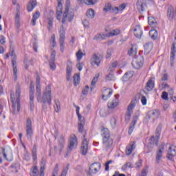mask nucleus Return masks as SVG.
I'll return each mask as SVG.
<instances>
[{
  "label": "nucleus",
  "mask_w": 176,
  "mask_h": 176,
  "mask_svg": "<svg viewBox=\"0 0 176 176\" xmlns=\"http://www.w3.org/2000/svg\"><path fill=\"white\" fill-rule=\"evenodd\" d=\"M32 121H31L30 118H28L26 122V137L30 141L32 140Z\"/></svg>",
  "instance_id": "9d476101"
},
{
  "label": "nucleus",
  "mask_w": 176,
  "mask_h": 176,
  "mask_svg": "<svg viewBox=\"0 0 176 176\" xmlns=\"http://www.w3.org/2000/svg\"><path fill=\"white\" fill-rule=\"evenodd\" d=\"M105 80L106 82L111 81V80H115V76L113 75V73L109 72L108 75L105 76Z\"/></svg>",
  "instance_id": "a19ab883"
},
{
  "label": "nucleus",
  "mask_w": 176,
  "mask_h": 176,
  "mask_svg": "<svg viewBox=\"0 0 176 176\" xmlns=\"http://www.w3.org/2000/svg\"><path fill=\"white\" fill-rule=\"evenodd\" d=\"M167 17L168 20H175L176 8H174L172 6H169L167 11Z\"/></svg>",
  "instance_id": "4468645a"
},
{
  "label": "nucleus",
  "mask_w": 176,
  "mask_h": 176,
  "mask_svg": "<svg viewBox=\"0 0 176 176\" xmlns=\"http://www.w3.org/2000/svg\"><path fill=\"white\" fill-rule=\"evenodd\" d=\"M148 24L149 25H156L157 23L156 22V20L155 19V18L150 16L148 17Z\"/></svg>",
  "instance_id": "603ef678"
},
{
  "label": "nucleus",
  "mask_w": 176,
  "mask_h": 176,
  "mask_svg": "<svg viewBox=\"0 0 176 176\" xmlns=\"http://www.w3.org/2000/svg\"><path fill=\"white\" fill-rule=\"evenodd\" d=\"M149 144L151 145H155L157 146L159 145V138L155 136H152L151 138L149 140Z\"/></svg>",
  "instance_id": "7c9ffc66"
},
{
  "label": "nucleus",
  "mask_w": 176,
  "mask_h": 176,
  "mask_svg": "<svg viewBox=\"0 0 176 176\" xmlns=\"http://www.w3.org/2000/svg\"><path fill=\"white\" fill-rule=\"evenodd\" d=\"M160 115L159 111L156 110H152L148 112L146 116L145 117L146 120H155V119H157V117Z\"/></svg>",
  "instance_id": "ddd939ff"
},
{
  "label": "nucleus",
  "mask_w": 176,
  "mask_h": 176,
  "mask_svg": "<svg viewBox=\"0 0 176 176\" xmlns=\"http://www.w3.org/2000/svg\"><path fill=\"white\" fill-rule=\"evenodd\" d=\"M146 173H148V167L143 168L139 176H146Z\"/></svg>",
  "instance_id": "69168bd1"
},
{
  "label": "nucleus",
  "mask_w": 176,
  "mask_h": 176,
  "mask_svg": "<svg viewBox=\"0 0 176 176\" xmlns=\"http://www.w3.org/2000/svg\"><path fill=\"white\" fill-rule=\"evenodd\" d=\"M80 83V74H76L74 76V86H78Z\"/></svg>",
  "instance_id": "72a5a7b5"
},
{
  "label": "nucleus",
  "mask_w": 176,
  "mask_h": 176,
  "mask_svg": "<svg viewBox=\"0 0 176 176\" xmlns=\"http://www.w3.org/2000/svg\"><path fill=\"white\" fill-rule=\"evenodd\" d=\"M118 105H119V100L116 99L111 102H109L107 104V107L109 108V109H114V108H116Z\"/></svg>",
  "instance_id": "a878e982"
},
{
  "label": "nucleus",
  "mask_w": 176,
  "mask_h": 176,
  "mask_svg": "<svg viewBox=\"0 0 176 176\" xmlns=\"http://www.w3.org/2000/svg\"><path fill=\"white\" fill-rule=\"evenodd\" d=\"M35 6H36V0H30L27 6V9L29 12H32L35 8Z\"/></svg>",
  "instance_id": "cd10ccee"
},
{
  "label": "nucleus",
  "mask_w": 176,
  "mask_h": 176,
  "mask_svg": "<svg viewBox=\"0 0 176 176\" xmlns=\"http://www.w3.org/2000/svg\"><path fill=\"white\" fill-rule=\"evenodd\" d=\"M113 93V91L111 88H107L104 89L102 94V100H104V101H107V100H108V98H109V97L112 96Z\"/></svg>",
  "instance_id": "412c9836"
},
{
  "label": "nucleus",
  "mask_w": 176,
  "mask_h": 176,
  "mask_svg": "<svg viewBox=\"0 0 176 176\" xmlns=\"http://www.w3.org/2000/svg\"><path fill=\"white\" fill-rule=\"evenodd\" d=\"M138 121V116H134L133 120L131 123V125L129 126V129L128 131V133L129 135H131V133L134 131V129L135 127V124H137V122Z\"/></svg>",
  "instance_id": "aec40b11"
},
{
  "label": "nucleus",
  "mask_w": 176,
  "mask_h": 176,
  "mask_svg": "<svg viewBox=\"0 0 176 176\" xmlns=\"http://www.w3.org/2000/svg\"><path fill=\"white\" fill-rule=\"evenodd\" d=\"M60 38H59V43H60V51L62 53L64 52V49H65V30H64V25L60 26Z\"/></svg>",
  "instance_id": "1a4fd4ad"
},
{
  "label": "nucleus",
  "mask_w": 176,
  "mask_h": 176,
  "mask_svg": "<svg viewBox=\"0 0 176 176\" xmlns=\"http://www.w3.org/2000/svg\"><path fill=\"white\" fill-rule=\"evenodd\" d=\"M100 168H101V164L98 162H95L92 164L89 167L88 175L91 176V174H96L98 170H100Z\"/></svg>",
  "instance_id": "f8f14e48"
},
{
  "label": "nucleus",
  "mask_w": 176,
  "mask_h": 176,
  "mask_svg": "<svg viewBox=\"0 0 176 176\" xmlns=\"http://www.w3.org/2000/svg\"><path fill=\"white\" fill-rule=\"evenodd\" d=\"M63 0H57L58 1V6L56 8V14L57 16H61L63 14Z\"/></svg>",
  "instance_id": "bb28decb"
},
{
  "label": "nucleus",
  "mask_w": 176,
  "mask_h": 176,
  "mask_svg": "<svg viewBox=\"0 0 176 176\" xmlns=\"http://www.w3.org/2000/svg\"><path fill=\"white\" fill-rule=\"evenodd\" d=\"M163 151H164V144H162L159 148H158V151L157 152L156 154V162L157 163H159V162H160V160H162V157H163Z\"/></svg>",
  "instance_id": "f3484780"
},
{
  "label": "nucleus",
  "mask_w": 176,
  "mask_h": 176,
  "mask_svg": "<svg viewBox=\"0 0 176 176\" xmlns=\"http://www.w3.org/2000/svg\"><path fill=\"white\" fill-rule=\"evenodd\" d=\"M119 34H120V30L119 29H116L109 32L107 34V37L109 38L110 36H115L116 35H119Z\"/></svg>",
  "instance_id": "e433bc0d"
},
{
  "label": "nucleus",
  "mask_w": 176,
  "mask_h": 176,
  "mask_svg": "<svg viewBox=\"0 0 176 176\" xmlns=\"http://www.w3.org/2000/svg\"><path fill=\"white\" fill-rule=\"evenodd\" d=\"M127 167L129 168H131V163L130 162H126L124 165L122 166V171H124L125 170L127 169Z\"/></svg>",
  "instance_id": "bf43d9fd"
},
{
  "label": "nucleus",
  "mask_w": 176,
  "mask_h": 176,
  "mask_svg": "<svg viewBox=\"0 0 176 176\" xmlns=\"http://www.w3.org/2000/svg\"><path fill=\"white\" fill-rule=\"evenodd\" d=\"M127 5H126V3H122L121 5L119 6L118 7V9H119V11H123L124 10V9H126Z\"/></svg>",
  "instance_id": "774afa93"
},
{
  "label": "nucleus",
  "mask_w": 176,
  "mask_h": 176,
  "mask_svg": "<svg viewBox=\"0 0 176 176\" xmlns=\"http://www.w3.org/2000/svg\"><path fill=\"white\" fill-rule=\"evenodd\" d=\"M135 149V142H133L132 143L129 144L126 148V156H130L133 153V151Z\"/></svg>",
  "instance_id": "5701e85b"
},
{
  "label": "nucleus",
  "mask_w": 176,
  "mask_h": 176,
  "mask_svg": "<svg viewBox=\"0 0 176 176\" xmlns=\"http://www.w3.org/2000/svg\"><path fill=\"white\" fill-rule=\"evenodd\" d=\"M29 95H30V111H34V108H35V104H34V98L35 97V88L34 86V81L30 82V91H29Z\"/></svg>",
  "instance_id": "0eeeda50"
},
{
  "label": "nucleus",
  "mask_w": 176,
  "mask_h": 176,
  "mask_svg": "<svg viewBox=\"0 0 176 176\" xmlns=\"http://www.w3.org/2000/svg\"><path fill=\"white\" fill-rule=\"evenodd\" d=\"M15 25L19 30L20 28V6L19 4L16 5V12L15 15Z\"/></svg>",
  "instance_id": "a211bd4d"
},
{
  "label": "nucleus",
  "mask_w": 176,
  "mask_h": 176,
  "mask_svg": "<svg viewBox=\"0 0 176 176\" xmlns=\"http://www.w3.org/2000/svg\"><path fill=\"white\" fill-rule=\"evenodd\" d=\"M112 10V3H107L104 5V7L103 8V12H105V13L108 12H111Z\"/></svg>",
  "instance_id": "ea45409f"
},
{
  "label": "nucleus",
  "mask_w": 176,
  "mask_h": 176,
  "mask_svg": "<svg viewBox=\"0 0 176 176\" xmlns=\"http://www.w3.org/2000/svg\"><path fill=\"white\" fill-rule=\"evenodd\" d=\"M136 6L138 12H144L145 8H146V3L144 0H138Z\"/></svg>",
  "instance_id": "6ab92c4d"
},
{
  "label": "nucleus",
  "mask_w": 176,
  "mask_h": 176,
  "mask_svg": "<svg viewBox=\"0 0 176 176\" xmlns=\"http://www.w3.org/2000/svg\"><path fill=\"white\" fill-rule=\"evenodd\" d=\"M128 54L130 56H135V54H137V48L134 46H132L130 50L128 51Z\"/></svg>",
  "instance_id": "49530a36"
},
{
  "label": "nucleus",
  "mask_w": 176,
  "mask_h": 176,
  "mask_svg": "<svg viewBox=\"0 0 176 176\" xmlns=\"http://www.w3.org/2000/svg\"><path fill=\"white\" fill-rule=\"evenodd\" d=\"M76 144H78V138L75 135H73L70 137L69 144L68 146V150L67 151L65 157L71 153L72 149H74V146H75Z\"/></svg>",
  "instance_id": "9b49d317"
},
{
  "label": "nucleus",
  "mask_w": 176,
  "mask_h": 176,
  "mask_svg": "<svg viewBox=\"0 0 176 176\" xmlns=\"http://www.w3.org/2000/svg\"><path fill=\"white\" fill-rule=\"evenodd\" d=\"M101 63V60L100 57L97 56V54H94L91 58V65H97L98 67Z\"/></svg>",
  "instance_id": "b1692460"
},
{
  "label": "nucleus",
  "mask_w": 176,
  "mask_h": 176,
  "mask_svg": "<svg viewBox=\"0 0 176 176\" xmlns=\"http://www.w3.org/2000/svg\"><path fill=\"white\" fill-rule=\"evenodd\" d=\"M51 45L52 46V47L51 48L52 50H53V49H54V47L57 46V44L56 43V35L54 34H52L51 36Z\"/></svg>",
  "instance_id": "79ce46f5"
},
{
  "label": "nucleus",
  "mask_w": 176,
  "mask_h": 176,
  "mask_svg": "<svg viewBox=\"0 0 176 176\" xmlns=\"http://www.w3.org/2000/svg\"><path fill=\"white\" fill-rule=\"evenodd\" d=\"M56 51H52L51 53V56L50 58V67L52 71H54L56 69Z\"/></svg>",
  "instance_id": "2eb2a0df"
},
{
  "label": "nucleus",
  "mask_w": 176,
  "mask_h": 176,
  "mask_svg": "<svg viewBox=\"0 0 176 176\" xmlns=\"http://www.w3.org/2000/svg\"><path fill=\"white\" fill-rule=\"evenodd\" d=\"M41 16V14L38 11H36L34 14L32 19V25L34 26L36 25V20L39 19V16Z\"/></svg>",
  "instance_id": "c756f323"
},
{
  "label": "nucleus",
  "mask_w": 176,
  "mask_h": 176,
  "mask_svg": "<svg viewBox=\"0 0 176 176\" xmlns=\"http://www.w3.org/2000/svg\"><path fill=\"white\" fill-rule=\"evenodd\" d=\"M97 2V0H84L85 5H96Z\"/></svg>",
  "instance_id": "864d4df0"
},
{
  "label": "nucleus",
  "mask_w": 176,
  "mask_h": 176,
  "mask_svg": "<svg viewBox=\"0 0 176 176\" xmlns=\"http://www.w3.org/2000/svg\"><path fill=\"white\" fill-rule=\"evenodd\" d=\"M161 86H162V89H168L170 87V86L167 83H166L163 81L161 82Z\"/></svg>",
  "instance_id": "338daca9"
},
{
  "label": "nucleus",
  "mask_w": 176,
  "mask_h": 176,
  "mask_svg": "<svg viewBox=\"0 0 176 176\" xmlns=\"http://www.w3.org/2000/svg\"><path fill=\"white\" fill-rule=\"evenodd\" d=\"M11 56L12 57V71L14 75V82L17 81V74H18V69H17V56H16V53H14V50H12L11 53L6 54V58H9V56Z\"/></svg>",
  "instance_id": "423d86ee"
},
{
  "label": "nucleus",
  "mask_w": 176,
  "mask_h": 176,
  "mask_svg": "<svg viewBox=\"0 0 176 176\" xmlns=\"http://www.w3.org/2000/svg\"><path fill=\"white\" fill-rule=\"evenodd\" d=\"M134 35L136 38H138V39H141V37L142 36V29H141V26H136L134 29Z\"/></svg>",
  "instance_id": "393cba45"
},
{
  "label": "nucleus",
  "mask_w": 176,
  "mask_h": 176,
  "mask_svg": "<svg viewBox=\"0 0 176 176\" xmlns=\"http://www.w3.org/2000/svg\"><path fill=\"white\" fill-rule=\"evenodd\" d=\"M106 38H108V34H98L94 37V41H100V40H104Z\"/></svg>",
  "instance_id": "f704fd0d"
},
{
  "label": "nucleus",
  "mask_w": 176,
  "mask_h": 176,
  "mask_svg": "<svg viewBox=\"0 0 176 176\" xmlns=\"http://www.w3.org/2000/svg\"><path fill=\"white\" fill-rule=\"evenodd\" d=\"M54 109L56 112H60V109H61V107L60 106V100H55Z\"/></svg>",
  "instance_id": "09e8293b"
},
{
  "label": "nucleus",
  "mask_w": 176,
  "mask_h": 176,
  "mask_svg": "<svg viewBox=\"0 0 176 176\" xmlns=\"http://www.w3.org/2000/svg\"><path fill=\"white\" fill-rule=\"evenodd\" d=\"M110 12L118 14V13H119V7H111V10L110 11Z\"/></svg>",
  "instance_id": "e2e57ef3"
},
{
  "label": "nucleus",
  "mask_w": 176,
  "mask_h": 176,
  "mask_svg": "<svg viewBox=\"0 0 176 176\" xmlns=\"http://www.w3.org/2000/svg\"><path fill=\"white\" fill-rule=\"evenodd\" d=\"M116 67H118V61H115L113 63H111L109 68V72H113L116 69Z\"/></svg>",
  "instance_id": "a18cd8bd"
},
{
  "label": "nucleus",
  "mask_w": 176,
  "mask_h": 176,
  "mask_svg": "<svg viewBox=\"0 0 176 176\" xmlns=\"http://www.w3.org/2000/svg\"><path fill=\"white\" fill-rule=\"evenodd\" d=\"M175 156H176V146H171L168 148L167 158L169 160H173V159H174Z\"/></svg>",
  "instance_id": "dca6fc26"
},
{
  "label": "nucleus",
  "mask_w": 176,
  "mask_h": 176,
  "mask_svg": "<svg viewBox=\"0 0 176 176\" xmlns=\"http://www.w3.org/2000/svg\"><path fill=\"white\" fill-rule=\"evenodd\" d=\"M112 53H113V49L109 48L107 51L106 58H109L112 56Z\"/></svg>",
  "instance_id": "4d7b16f0"
},
{
  "label": "nucleus",
  "mask_w": 176,
  "mask_h": 176,
  "mask_svg": "<svg viewBox=\"0 0 176 176\" xmlns=\"http://www.w3.org/2000/svg\"><path fill=\"white\" fill-rule=\"evenodd\" d=\"M144 65V56L138 55L132 60V66L135 69H140Z\"/></svg>",
  "instance_id": "6e6552de"
},
{
  "label": "nucleus",
  "mask_w": 176,
  "mask_h": 176,
  "mask_svg": "<svg viewBox=\"0 0 176 176\" xmlns=\"http://www.w3.org/2000/svg\"><path fill=\"white\" fill-rule=\"evenodd\" d=\"M144 49L146 52H151L153 49V44L152 43H148L144 45Z\"/></svg>",
  "instance_id": "de8ad7c7"
},
{
  "label": "nucleus",
  "mask_w": 176,
  "mask_h": 176,
  "mask_svg": "<svg viewBox=\"0 0 176 176\" xmlns=\"http://www.w3.org/2000/svg\"><path fill=\"white\" fill-rule=\"evenodd\" d=\"M160 133H162V129L160 128H157L155 131V136L158 138L160 137Z\"/></svg>",
  "instance_id": "0e129e2a"
},
{
  "label": "nucleus",
  "mask_w": 176,
  "mask_h": 176,
  "mask_svg": "<svg viewBox=\"0 0 176 176\" xmlns=\"http://www.w3.org/2000/svg\"><path fill=\"white\" fill-rule=\"evenodd\" d=\"M30 176H39L38 166H34L31 168Z\"/></svg>",
  "instance_id": "2f4dec72"
},
{
  "label": "nucleus",
  "mask_w": 176,
  "mask_h": 176,
  "mask_svg": "<svg viewBox=\"0 0 176 176\" xmlns=\"http://www.w3.org/2000/svg\"><path fill=\"white\" fill-rule=\"evenodd\" d=\"M102 144L103 151L108 152L113 149V139L111 137V133L107 128L101 130Z\"/></svg>",
  "instance_id": "20e7f679"
},
{
  "label": "nucleus",
  "mask_w": 176,
  "mask_h": 176,
  "mask_svg": "<svg viewBox=\"0 0 176 176\" xmlns=\"http://www.w3.org/2000/svg\"><path fill=\"white\" fill-rule=\"evenodd\" d=\"M153 87H155V81L152 78H150L146 85L144 89L146 91H152L153 90Z\"/></svg>",
  "instance_id": "4be33fe9"
},
{
  "label": "nucleus",
  "mask_w": 176,
  "mask_h": 176,
  "mask_svg": "<svg viewBox=\"0 0 176 176\" xmlns=\"http://www.w3.org/2000/svg\"><path fill=\"white\" fill-rule=\"evenodd\" d=\"M69 170V164H67L66 167L63 168L60 176H66Z\"/></svg>",
  "instance_id": "3c124183"
},
{
  "label": "nucleus",
  "mask_w": 176,
  "mask_h": 176,
  "mask_svg": "<svg viewBox=\"0 0 176 176\" xmlns=\"http://www.w3.org/2000/svg\"><path fill=\"white\" fill-rule=\"evenodd\" d=\"M149 36L151 39H153L154 41L157 39V31L156 30H151L149 32Z\"/></svg>",
  "instance_id": "c9c22d12"
},
{
  "label": "nucleus",
  "mask_w": 176,
  "mask_h": 176,
  "mask_svg": "<svg viewBox=\"0 0 176 176\" xmlns=\"http://www.w3.org/2000/svg\"><path fill=\"white\" fill-rule=\"evenodd\" d=\"M32 157L33 160H36V145L35 144L33 146Z\"/></svg>",
  "instance_id": "5fc2aeb1"
},
{
  "label": "nucleus",
  "mask_w": 176,
  "mask_h": 176,
  "mask_svg": "<svg viewBox=\"0 0 176 176\" xmlns=\"http://www.w3.org/2000/svg\"><path fill=\"white\" fill-rule=\"evenodd\" d=\"M45 166H46V161L45 158H42L39 176H45Z\"/></svg>",
  "instance_id": "c85d7f7f"
},
{
  "label": "nucleus",
  "mask_w": 176,
  "mask_h": 176,
  "mask_svg": "<svg viewBox=\"0 0 176 176\" xmlns=\"http://www.w3.org/2000/svg\"><path fill=\"white\" fill-rule=\"evenodd\" d=\"M96 16V12L92 8H90L87 12V16L89 19H94V16Z\"/></svg>",
  "instance_id": "4c0bfd02"
},
{
  "label": "nucleus",
  "mask_w": 176,
  "mask_h": 176,
  "mask_svg": "<svg viewBox=\"0 0 176 176\" xmlns=\"http://www.w3.org/2000/svg\"><path fill=\"white\" fill-rule=\"evenodd\" d=\"M133 74L131 72H126L122 77V82H127L131 78H132Z\"/></svg>",
  "instance_id": "58836bf2"
},
{
  "label": "nucleus",
  "mask_w": 176,
  "mask_h": 176,
  "mask_svg": "<svg viewBox=\"0 0 176 176\" xmlns=\"http://www.w3.org/2000/svg\"><path fill=\"white\" fill-rule=\"evenodd\" d=\"M161 97H162V100H165V101L168 100V94H167V92H166V91L162 92Z\"/></svg>",
  "instance_id": "680f3d73"
},
{
  "label": "nucleus",
  "mask_w": 176,
  "mask_h": 176,
  "mask_svg": "<svg viewBox=\"0 0 176 176\" xmlns=\"http://www.w3.org/2000/svg\"><path fill=\"white\" fill-rule=\"evenodd\" d=\"M89 85H86L85 87L82 91V94H83L84 96H87L89 93Z\"/></svg>",
  "instance_id": "052dcab7"
},
{
  "label": "nucleus",
  "mask_w": 176,
  "mask_h": 176,
  "mask_svg": "<svg viewBox=\"0 0 176 176\" xmlns=\"http://www.w3.org/2000/svg\"><path fill=\"white\" fill-rule=\"evenodd\" d=\"M36 96L37 98V101L38 102H43V104H49L51 105L52 104V85H48L45 87V91L43 93L42 97V91L41 90V77L39 76H36Z\"/></svg>",
  "instance_id": "f03ea898"
},
{
  "label": "nucleus",
  "mask_w": 176,
  "mask_h": 176,
  "mask_svg": "<svg viewBox=\"0 0 176 176\" xmlns=\"http://www.w3.org/2000/svg\"><path fill=\"white\" fill-rule=\"evenodd\" d=\"M65 144V140L64 139V136L61 135L60 137L59 143H58V146L60 148V151H63Z\"/></svg>",
  "instance_id": "473e14b6"
},
{
  "label": "nucleus",
  "mask_w": 176,
  "mask_h": 176,
  "mask_svg": "<svg viewBox=\"0 0 176 176\" xmlns=\"http://www.w3.org/2000/svg\"><path fill=\"white\" fill-rule=\"evenodd\" d=\"M71 6V2L69 0L66 1L65 11L63 14L62 18V23L65 24L66 21H69V23H72V20H74V17H75V14L74 13V10H69Z\"/></svg>",
  "instance_id": "39448f33"
},
{
  "label": "nucleus",
  "mask_w": 176,
  "mask_h": 176,
  "mask_svg": "<svg viewBox=\"0 0 176 176\" xmlns=\"http://www.w3.org/2000/svg\"><path fill=\"white\" fill-rule=\"evenodd\" d=\"M48 20V30L51 31L53 28V18H49Z\"/></svg>",
  "instance_id": "6e6d98bb"
},
{
  "label": "nucleus",
  "mask_w": 176,
  "mask_h": 176,
  "mask_svg": "<svg viewBox=\"0 0 176 176\" xmlns=\"http://www.w3.org/2000/svg\"><path fill=\"white\" fill-rule=\"evenodd\" d=\"M74 107L76 108V115L78 118V133L82 135L81 154L85 156V155H87V151H89V140L86 138V135H87V131L85 130V124L86 122L85 120V117L82 116V115H80L79 113L80 107L75 104V103H74Z\"/></svg>",
  "instance_id": "f257e3e1"
},
{
  "label": "nucleus",
  "mask_w": 176,
  "mask_h": 176,
  "mask_svg": "<svg viewBox=\"0 0 176 176\" xmlns=\"http://www.w3.org/2000/svg\"><path fill=\"white\" fill-rule=\"evenodd\" d=\"M16 94L14 96V92H10V98L11 102L12 104V113L13 115H17L19 112H20V96H21V87H20V84L17 83L16 87Z\"/></svg>",
  "instance_id": "7ed1b4c3"
},
{
  "label": "nucleus",
  "mask_w": 176,
  "mask_h": 176,
  "mask_svg": "<svg viewBox=\"0 0 176 176\" xmlns=\"http://www.w3.org/2000/svg\"><path fill=\"white\" fill-rule=\"evenodd\" d=\"M99 77H100V74H96L95 77L93 78L91 82V86H92V87H94L96 86V84L97 83V82H98Z\"/></svg>",
  "instance_id": "8fccbe9b"
},
{
  "label": "nucleus",
  "mask_w": 176,
  "mask_h": 176,
  "mask_svg": "<svg viewBox=\"0 0 176 176\" xmlns=\"http://www.w3.org/2000/svg\"><path fill=\"white\" fill-rule=\"evenodd\" d=\"M86 54L82 52V50H79L76 53L77 61H80L83 57Z\"/></svg>",
  "instance_id": "37998d69"
},
{
  "label": "nucleus",
  "mask_w": 176,
  "mask_h": 176,
  "mask_svg": "<svg viewBox=\"0 0 176 176\" xmlns=\"http://www.w3.org/2000/svg\"><path fill=\"white\" fill-rule=\"evenodd\" d=\"M135 107V102L134 100H132L127 108L128 112H132L133 109H134V107Z\"/></svg>",
  "instance_id": "c03bdc74"
},
{
  "label": "nucleus",
  "mask_w": 176,
  "mask_h": 176,
  "mask_svg": "<svg viewBox=\"0 0 176 176\" xmlns=\"http://www.w3.org/2000/svg\"><path fill=\"white\" fill-rule=\"evenodd\" d=\"M57 174H58V164H56L52 173V176H56Z\"/></svg>",
  "instance_id": "13d9d810"
}]
</instances>
